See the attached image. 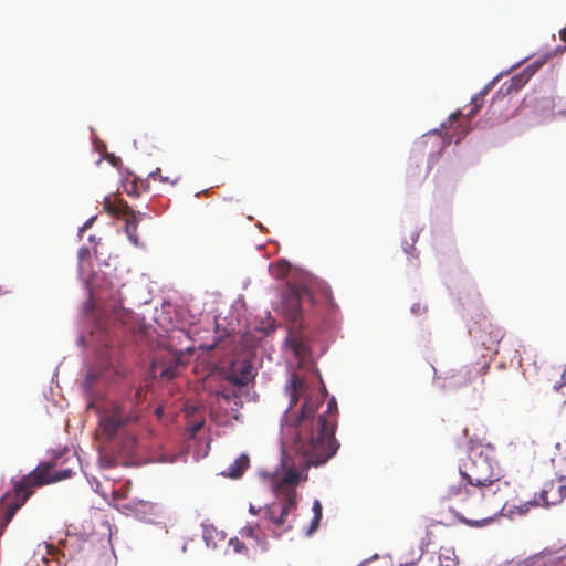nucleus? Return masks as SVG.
Here are the masks:
<instances>
[{
  "label": "nucleus",
  "mask_w": 566,
  "mask_h": 566,
  "mask_svg": "<svg viewBox=\"0 0 566 566\" xmlns=\"http://www.w3.org/2000/svg\"><path fill=\"white\" fill-rule=\"evenodd\" d=\"M558 112H559L560 114H564V113H566V111H558Z\"/></svg>",
  "instance_id": "nucleus-50"
},
{
  "label": "nucleus",
  "mask_w": 566,
  "mask_h": 566,
  "mask_svg": "<svg viewBox=\"0 0 566 566\" xmlns=\"http://www.w3.org/2000/svg\"><path fill=\"white\" fill-rule=\"evenodd\" d=\"M448 127H449V126L447 125V123H443V124H442V129H448Z\"/></svg>",
  "instance_id": "nucleus-46"
},
{
  "label": "nucleus",
  "mask_w": 566,
  "mask_h": 566,
  "mask_svg": "<svg viewBox=\"0 0 566 566\" xmlns=\"http://www.w3.org/2000/svg\"><path fill=\"white\" fill-rule=\"evenodd\" d=\"M323 517H316V516H313L311 523H310V526L305 533L306 536H312L319 527V523H321V520Z\"/></svg>",
  "instance_id": "nucleus-33"
},
{
  "label": "nucleus",
  "mask_w": 566,
  "mask_h": 566,
  "mask_svg": "<svg viewBox=\"0 0 566 566\" xmlns=\"http://www.w3.org/2000/svg\"><path fill=\"white\" fill-rule=\"evenodd\" d=\"M224 381L241 389L254 379L253 366L250 360L244 358L233 359L222 370Z\"/></svg>",
  "instance_id": "nucleus-5"
},
{
  "label": "nucleus",
  "mask_w": 566,
  "mask_h": 566,
  "mask_svg": "<svg viewBox=\"0 0 566 566\" xmlns=\"http://www.w3.org/2000/svg\"><path fill=\"white\" fill-rule=\"evenodd\" d=\"M296 298H297V302L300 301V291H296Z\"/></svg>",
  "instance_id": "nucleus-47"
},
{
  "label": "nucleus",
  "mask_w": 566,
  "mask_h": 566,
  "mask_svg": "<svg viewBox=\"0 0 566 566\" xmlns=\"http://www.w3.org/2000/svg\"><path fill=\"white\" fill-rule=\"evenodd\" d=\"M158 505L148 501L140 500L135 509V517L140 521L151 522L150 516H156Z\"/></svg>",
  "instance_id": "nucleus-15"
},
{
  "label": "nucleus",
  "mask_w": 566,
  "mask_h": 566,
  "mask_svg": "<svg viewBox=\"0 0 566 566\" xmlns=\"http://www.w3.org/2000/svg\"><path fill=\"white\" fill-rule=\"evenodd\" d=\"M93 220H94V218L90 219V220L85 223L84 228L90 227V226H91V223L93 222Z\"/></svg>",
  "instance_id": "nucleus-44"
},
{
  "label": "nucleus",
  "mask_w": 566,
  "mask_h": 566,
  "mask_svg": "<svg viewBox=\"0 0 566 566\" xmlns=\"http://www.w3.org/2000/svg\"><path fill=\"white\" fill-rule=\"evenodd\" d=\"M94 463L96 465L98 473L103 476L104 482L106 484L105 486L108 489V492L113 493L114 495H119L123 497L126 496L127 492L129 490V486H130L129 480L125 481L124 484L119 489H116V486H115V483L118 480V478L114 471L116 470V464L118 462H94ZM120 463L124 464V467H132V465L145 464L146 462H120Z\"/></svg>",
  "instance_id": "nucleus-6"
},
{
  "label": "nucleus",
  "mask_w": 566,
  "mask_h": 566,
  "mask_svg": "<svg viewBox=\"0 0 566 566\" xmlns=\"http://www.w3.org/2000/svg\"><path fill=\"white\" fill-rule=\"evenodd\" d=\"M460 115H461V113H460V112H457V113L451 114V115H450V117H449V119H448V123H450V125H451V124H452V122H455V120L459 118V116H460Z\"/></svg>",
  "instance_id": "nucleus-40"
},
{
  "label": "nucleus",
  "mask_w": 566,
  "mask_h": 566,
  "mask_svg": "<svg viewBox=\"0 0 566 566\" xmlns=\"http://www.w3.org/2000/svg\"><path fill=\"white\" fill-rule=\"evenodd\" d=\"M274 504L265 505V515L275 526H282L291 511L297 507V492H287L282 494V504L280 514L276 516L273 512Z\"/></svg>",
  "instance_id": "nucleus-9"
},
{
  "label": "nucleus",
  "mask_w": 566,
  "mask_h": 566,
  "mask_svg": "<svg viewBox=\"0 0 566 566\" xmlns=\"http://www.w3.org/2000/svg\"><path fill=\"white\" fill-rule=\"evenodd\" d=\"M459 472L461 474V476L467 480L468 484L472 485V486H489L491 485L495 480H497L499 478H495V479H490V478H484V479H476L475 481L468 474L465 473L464 471H462V468L460 467L459 468Z\"/></svg>",
  "instance_id": "nucleus-26"
},
{
  "label": "nucleus",
  "mask_w": 566,
  "mask_h": 566,
  "mask_svg": "<svg viewBox=\"0 0 566 566\" xmlns=\"http://www.w3.org/2000/svg\"><path fill=\"white\" fill-rule=\"evenodd\" d=\"M463 490V486L461 484L458 485H450L448 490L449 497L460 495Z\"/></svg>",
  "instance_id": "nucleus-38"
},
{
  "label": "nucleus",
  "mask_w": 566,
  "mask_h": 566,
  "mask_svg": "<svg viewBox=\"0 0 566 566\" xmlns=\"http://www.w3.org/2000/svg\"><path fill=\"white\" fill-rule=\"evenodd\" d=\"M145 400V391L143 387H138L134 395V402L140 405Z\"/></svg>",
  "instance_id": "nucleus-37"
},
{
  "label": "nucleus",
  "mask_w": 566,
  "mask_h": 566,
  "mask_svg": "<svg viewBox=\"0 0 566 566\" xmlns=\"http://www.w3.org/2000/svg\"><path fill=\"white\" fill-rule=\"evenodd\" d=\"M59 543L65 549V552H67V554L72 557L73 554L83 549L85 541L77 537L75 534L67 533L65 538H61Z\"/></svg>",
  "instance_id": "nucleus-19"
},
{
  "label": "nucleus",
  "mask_w": 566,
  "mask_h": 566,
  "mask_svg": "<svg viewBox=\"0 0 566 566\" xmlns=\"http://www.w3.org/2000/svg\"><path fill=\"white\" fill-rule=\"evenodd\" d=\"M312 511H313V516H316V517H323V506L319 502V500H314L313 502V505H312Z\"/></svg>",
  "instance_id": "nucleus-36"
},
{
  "label": "nucleus",
  "mask_w": 566,
  "mask_h": 566,
  "mask_svg": "<svg viewBox=\"0 0 566 566\" xmlns=\"http://www.w3.org/2000/svg\"><path fill=\"white\" fill-rule=\"evenodd\" d=\"M563 557H566V546L563 548Z\"/></svg>",
  "instance_id": "nucleus-48"
},
{
  "label": "nucleus",
  "mask_w": 566,
  "mask_h": 566,
  "mask_svg": "<svg viewBox=\"0 0 566 566\" xmlns=\"http://www.w3.org/2000/svg\"><path fill=\"white\" fill-rule=\"evenodd\" d=\"M490 369L489 364L464 366L451 376V386L460 388L475 381L484 385V376Z\"/></svg>",
  "instance_id": "nucleus-7"
},
{
  "label": "nucleus",
  "mask_w": 566,
  "mask_h": 566,
  "mask_svg": "<svg viewBox=\"0 0 566 566\" xmlns=\"http://www.w3.org/2000/svg\"><path fill=\"white\" fill-rule=\"evenodd\" d=\"M307 385L305 381L296 374H293L290 378L289 384L285 387L286 394L290 397V409H292L298 402L301 397H304V403L302 406V411L300 416V421L311 420V433L315 430L313 428L314 415L316 413L318 407L322 405L323 397L313 398L307 394Z\"/></svg>",
  "instance_id": "nucleus-3"
},
{
  "label": "nucleus",
  "mask_w": 566,
  "mask_h": 566,
  "mask_svg": "<svg viewBox=\"0 0 566 566\" xmlns=\"http://www.w3.org/2000/svg\"><path fill=\"white\" fill-rule=\"evenodd\" d=\"M102 377V374L91 370L87 373L82 386L83 389L91 394L93 385Z\"/></svg>",
  "instance_id": "nucleus-29"
},
{
  "label": "nucleus",
  "mask_w": 566,
  "mask_h": 566,
  "mask_svg": "<svg viewBox=\"0 0 566 566\" xmlns=\"http://www.w3.org/2000/svg\"><path fill=\"white\" fill-rule=\"evenodd\" d=\"M423 546H424V543L421 542V551L423 552Z\"/></svg>",
  "instance_id": "nucleus-49"
},
{
  "label": "nucleus",
  "mask_w": 566,
  "mask_h": 566,
  "mask_svg": "<svg viewBox=\"0 0 566 566\" xmlns=\"http://www.w3.org/2000/svg\"><path fill=\"white\" fill-rule=\"evenodd\" d=\"M64 458V460H71L72 458H77L80 460V454L75 446L65 447L63 450L59 451L55 454L54 460H60Z\"/></svg>",
  "instance_id": "nucleus-28"
},
{
  "label": "nucleus",
  "mask_w": 566,
  "mask_h": 566,
  "mask_svg": "<svg viewBox=\"0 0 566 566\" xmlns=\"http://www.w3.org/2000/svg\"><path fill=\"white\" fill-rule=\"evenodd\" d=\"M82 473L85 475L88 484L92 490L102 495L106 496L108 494V489L105 486V482L103 476L98 473L96 465L94 462H77Z\"/></svg>",
  "instance_id": "nucleus-10"
},
{
  "label": "nucleus",
  "mask_w": 566,
  "mask_h": 566,
  "mask_svg": "<svg viewBox=\"0 0 566 566\" xmlns=\"http://www.w3.org/2000/svg\"><path fill=\"white\" fill-rule=\"evenodd\" d=\"M416 563H417V560H413V562H410V563L400 564V566H415Z\"/></svg>",
  "instance_id": "nucleus-42"
},
{
  "label": "nucleus",
  "mask_w": 566,
  "mask_h": 566,
  "mask_svg": "<svg viewBox=\"0 0 566 566\" xmlns=\"http://www.w3.org/2000/svg\"><path fill=\"white\" fill-rule=\"evenodd\" d=\"M538 505L539 500L537 499H532L518 505L505 503L497 514L512 520L515 515L524 516L531 507Z\"/></svg>",
  "instance_id": "nucleus-13"
},
{
  "label": "nucleus",
  "mask_w": 566,
  "mask_h": 566,
  "mask_svg": "<svg viewBox=\"0 0 566 566\" xmlns=\"http://www.w3.org/2000/svg\"><path fill=\"white\" fill-rule=\"evenodd\" d=\"M202 526V538L207 545L212 549L217 548V541H224L226 533L223 531H218L213 525H208L206 523L201 524Z\"/></svg>",
  "instance_id": "nucleus-14"
},
{
  "label": "nucleus",
  "mask_w": 566,
  "mask_h": 566,
  "mask_svg": "<svg viewBox=\"0 0 566 566\" xmlns=\"http://www.w3.org/2000/svg\"><path fill=\"white\" fill-rule=\"evenodd\" d=\"M338 407L336 399L332 397L327 401L325 412L313 420V428L310 439L302 443L300 451L304 460H329L339 448L335 439V429L337 426Z\"/></svg>",
  "instance_id": "nucleus-1"
},
{
  "label": "nucleus",
  "mask_w": 566,
  "mask_h": 566,
  "mask_svg": "<svg viewBox=\"0 0 566 566\" xmlns=\"http://www.w3.org/2000/svg\"><path fill=\"white\" fill-rule=\"evenodd\" d=\"M453 562V558L449 555H439V566H449V563Z\"/></svg>",
  "instance_id": "nucleus-39"
},
{
  "label": "nucleus",
  "mask_w": 566,
  "mask_h": 566,
  "mask_svg": "<svg viewBox=\"0 0 566 566\" xmlns=\"http://www.w3.org/2000/svg\"><path fill=\"white\" fill-rule=\"evenodd\" d=\"M240 534L244 537H249V538H255L258 539V535L255 534V531L252 526L250 525H247L244 526L241 531H240Z\"/></svg>",
  "instance_id": "nucleus-35"
},
{
  "label": "nucleus",
  "mask_w": 566,
  "mask_h": 566,
  "mask_svg": "<svg viewBox=\"0 0 566 566\" xmlns=\"http://www.w3.org/2000/svg\"><path fill=\"white\" fill-rule=\"evenodd\" d=\"M249 463L250 462H232L228 470L221 471L219 475L233 480L240 479L249 468Z\"/></svg>",
  "instance_id": "nucleus-21"
},
{
  "label": "nucleus",
  "mask_w": 566,
  "mask_h": 566,
  "mask_svg": "<svg viewBox=\"0 0 566 566\" xmlns=\"http://www.w3.org/2000/svg\"><path fill=\"white\" fill-rule=\"evenodd\" d=\"M82 473L85 475L88 484L92 490L102 495L106 496L108 494V489L105 486V482L103 476L98 473L96 465L94 462H77Z\"/></svg>",
  "instance_id": "nucleus-11"
},
{
  "label": "nucleus",
  "mask_w": 566,
  "mask_h": 566,
  "mask_svg": "<svg viewBox=\"0 0 566 566\" xmlns=\"http://www.w3.org/2000/svg\"><path fill=\"white\" fill-rule=\"evenodd\" d=\"M150 178L154 180L158 179L160 182L169 184L170 186H175L180 179V177L175 172L164 176L160 168H157L156 171L151 172Z\"/></svg>",
  "instance_id": "nucleus-25"
},
{
  "label": "nucleus",
  "mask_w": 566,
  "mask_h": 566,
  "mask_svg": "<svg viewBox=\"0 0 566 566\" xmlns=\"http://www.w3.org/2000/svg\"><path fill=\"white\" fill-rule=\"evenodd\" d=\"M229 545L233 547L235 553H242L247 551V547L243 542H241L238 537H232L229 539Z\"/></svg>",
  "instance_id": "nucleus-32"
},
{
  "label": "nucleus",
  "mask_w": 566,
  "mask_h": 566,
  "mask_svg": "<svg viewBox=\"0 0 566 566\" xmlns=\"http://www.w3.org/2000/svg\"><path fill=\"white\" fill-rule=\"evenodd\" d=\"M237 460H240V461L249 460V457L247 454H241Z\"/></svg>",
  "instance_id": "nucleus-43"
},
{
  "label": "nucleus",
  "mask_w": 566,
  "mask_h": 566,
  "mask_svg": "<svg viewBox=\"0 0 566 566\" xmlns=\"http://www.w3.org/2000/svg\"><path fill=\"white\" fill-rule=\"evenodd\" d=\"M126 220V233L130 242L135 245L138 244L137 228L139 222L138 213L135 210H128L127 214L124 216Z\"/></svg>",
  "instance_id": "nucleus-17"
},
{
  "label": "nucleus",
  "mask_w": 566,
  "mask_h": 566,
  "mask_svg": "<svg viewBox=\"0 0 566 566\" xmlns=\"http://www.w3.org/2000/svg\"><path fill=\"white\" fill-rule=\"evenodd\" d=\"M455 515H457V518L459 522L465 524L469 527H474V528H480V527H484V526L489 525L497 516V514H495L493 516H489V517H484V518H480V520H471V518H467L465 516H463L460 513H457Z\"/></svg>",
  "instance_id": "nucleus-22"
},
{
  "label": "nucleus",
  "mask_w": 566,
  "mask_h": 566,
  "mask_svg": "<svg viewBox=\"0 0 566 566\" xmlns=\"http://www.w3.org/2000/svg\"><path fill=\"white\" fill-rule=\"evenodd\" d=\"M260 510H261L260 507H255L253 504L249 505V513L250 514L255 515V514H258L260 512Z\"/></svg>",
  "instance_id": "nucleus-41"
},
{
  "label": "nucleus",
  "mask_w": 566,
  "mask_h": 566,
  "mask_svg": "<svg viewBox=\"0 0 566 566\" xmlns=\"http://www.w3.org/2000/svg\"><path fill=\"white\" fill-rule=\"evenodd\" d=\"M489 92V86H485L479 94L474 95L471 99L472 108L469 111L468 116L473 117L482 108L484 97Z\"/></svg>",
  "instance_id": "nucleus-24"
},
{
  "label": "nucleus",
  "mask_w": 566,
  "mask_h": 566,
  "mask_svg": "<svg viewBox=\"0 0 566 566\" xmlns=\"http://www.w3.org/2000/svg\"><path fill=\"white\" fill-rule=\"evenodd\" d=\"M104 209L112 216H125L132 208L123 200L112 199L109 197L104 199Z\"/></svg>",
  "instance_id": "nucleus-18"
},
{
  "label": "nucleus",
  "mask_w": 566,
  "mask_h": 566,
  "mask_svg": "<svg viewBox=\"0 0 566 566\" xmlns=\"http://www.w3.org/2000/svg\"><path fill=\"white\" fill-rule=\"evenodd\" d=\"M139 499H133L132 501L124 503L119 506V511L123 512L126 515H133L135 516V509L137 506V502Z\"/></svg>",
  "instance_id": "nucleus-30"
},
{
  "label": "nucleus",
  "mask_w": 566,
  "mask_h": 566,
  "mask_svg": "<svg viewBox=\"0 0 566 566\" xmlns=\"http://www.w3.org/2000/svg\"><path fill=\"white\" fill-rule=\"evenodd\" d=\"M412 311L418 313L420 311V305H417V307H412Z\"/></svg>",
  "instance_id": "nucleus-45"
},
{
  "label": "nucleus",
  "mask_w": 566,
  "mask_h": 566,
  "mask_svg": "<svg viewBox=\"0 0 566 566\" xmlns=\"http://www.w3.org/2000/svg\"><path fill=\"white\" fill-rule=\"evenodd\" d=\"M125 192L130 196V197H138L139 196V191H138V185L136 181H133L128 185L125 186Z\"/></svg>",
  "instance_id": "nucleus-34"
},
{
  "label": "nucleus",
  "mask_w": 566,
  "mask_h": 566,
  "mask_svg": "<svg viewBox=\"0 0 566 566\" xmlns=\"http://www.w3.org/2000/svg\"><path fill=\"white\" fill-rule=\"evenodd\" d=\"M296 462H279L273 471L261 469L258 474L268 481L272 493L276 497L287 492H297V486L305 482L308 478L310 467H321L326 462H300V467H295Z\"/></svg>",
  "instance_id": "nucleus-2"
},
{
  "label": "nucleus",
  "mask_w": 566,
  "mask_h": 566,
  "mask_svg": "<svg viewBox=\"0 0 566 566\" xmlns=\"http://www.w3.org/2000/svg\"><path fill=\"white\" fill-rule=\"evenodd\" d=\"M241 389H229L224 388L216 394V402L220 408L224 410L230 409L233 412H238L242 407L241 396L239 394Z\"/></svg>",
  "instance_id": "nucleus-12"
},
{
  "label": "nucleus",
  "mask_w": 566,
  "mask_h": 566,
  "mask_svg": "<svg viewBox=\"0 0 566 566\" xmlns=\"http://www.w3.org/2000/svg\"><path fill=\"white\" fill-rule=\"evenodd\" d=\"M186 418L187 430L189 432L187 454L192 457L195 460L203 459L208 455L210 446L207 439L199 440L196 436L205 426V411L198 407H187Z\"/></svg>",
  "instance_id": "nucleus-4"
},
{
  "label": "nucleus",
  "mask_w": 566,
  "mask_h": 566,
  "mask_svg": "<svg viewBox=\"0 0 566 566\" xmlns=\"http://www.w3.org/2000/svg\"><path fill=\"white\" fill-rule=\"evenodd\" d=\"M418 167H419V165H418L417 160H412L411 163H409V166H408V177L411 178V179L423 180L428 176L430 168L426 167L423 172L419 171L417 174Z\"/></svg>",
  "instance_id": "nucleus-27"
},
{
  "label": "nucleus",
  "mask_w": 566,
  "mask_h": 566,
  "mask_svg": "<svg viewBox=\"0 0 566 566\" xmlns=\"http://www.w3.org/2000/svg\"><path fill=\"white\" fill-rule=\"evenodd\" d=\"M180 357L174 355L167 364L155 363L154 368L159 369V375L164 379H172L177 376Z\"/></svg>",
  "instance_id": "nucleus-16"
},
{
  "label": "nucleus",
  "mask_w": 566,
  "mask_h": 566,
  "mask_svg": "<svg viewBox=\"0 0 566 566\" xmlns=\"http://www.w3.org/2000/svg\"><path fill=\"white\" fill-rule=\"evenodd\" d=\"M484 458V460H491L494 457V449L491 444H476L471 448L470 458Z\"/></svg>",
  "instance_id": "nucleus-23"
},
{
  "label": "nucleus",
  "mask_w": 566,
  "mask_h": 566,
  "mask_svg": "<svg viewBox=\"0 0 566 566\" xmlns=\"http://www.w3.org/2000/svg\"><path fill=\"white\" fill-rule=\"evenodd\" d=\"M77 256H78V261H80V265H78L80 266V271L83 272L85 260H88L91 258L90 249L87 247H82L78 250Z\"/></svg>",
  "instance_id": "nucleus-31"
},
{
  "label": "nucleus",
  "mask_w": 566,
  "mask_h": 566,
  "mask_svg": "<svg viewBox=\"0 0 566 566\" xmlns=\"http://www.w3.org/2000/svg\"><path fill=\"white\" fill-rule=\"evenodd\" d=\"M558 480H559V486H558L559 499L551 502L547 499V495H548L547 490H542L539 493V501L542 502L543 506L549 507L551 505L557 504L564 497H566V476L562 475V476H559Z\"/></svg>",
  "instance_id": "nucleus-20"
},
{
  "label": "nucleus",
  "mask_w": 566,
  "mask_h": 566,
  "mask_svg": "<svg viewBox=\"0 0 566 566\" xmlns=\"http://www.w3.org/2000/svg\"><path fill=\"white\" fill-rule=\"evenodd\" d=\"M129 420V418H125L123 409L119 406H114L111 410L101 416L99 432L107 439H111L116 434L118 429Z\"/></svg>",
  "instance_id": "nucleus-8"
}]
</instances>
